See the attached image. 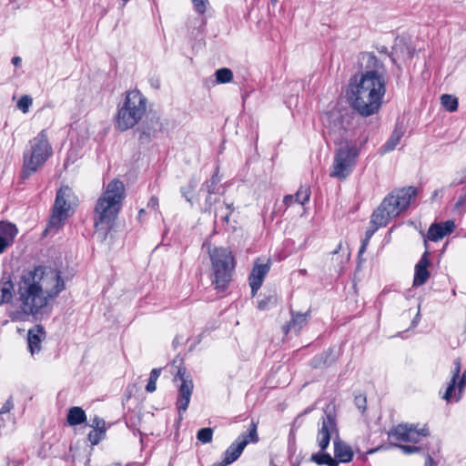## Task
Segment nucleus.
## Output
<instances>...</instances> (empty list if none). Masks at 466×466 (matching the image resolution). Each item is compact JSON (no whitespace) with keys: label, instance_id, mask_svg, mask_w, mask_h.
Here are the masks:
<instances>
[{"label":"nucleus","instance_id":"obj_1","mask_svg":"<svg viewBox=\"0 0 466 466\" xmlns=\"http://www.w3.org/2000/svg\"><path fill=\"white\" fill-rule=\"evenodd\" d=\"M359 72L350 80L348 98L352 108L362 116L376 114L386 93L387 70L381 59L371 52L360 53Z\"/></svg>","mask_w":466,"mask_h":466},{"label":"nucleus","instance_id":"obj_2","mask_svg":"<svg viewBox=\"0 0 466 466\" xmlns=\"http://www.w3.org/2000/svg\"><path fill=\"white\" fill-rule=\"evenodd\" d=\"M322 121L326 139L340 146L335 151L329 176L345 179L351 173L360 155V147L350 141L353 117L348 109L334 107L325 114Z\"/></svg>","mask_w":466,"mask_h":466},{"label":"nucleus","instance_id":"obj_3","mask_svg":"<svg viewBox=\"0 0 466 466\" xmlns=\"http://www.w3.org/2000/svg\"><path fill=\"white\" fill-rule=\"evenodd\" d=\"M45 270L44 267L37 266L23 273L17 289L19 308L10 313L13 321H24L30 316H35L47 305L48 299H55L65 289V282L60 272L51 271V279L55 281V285L45 292L40 284Z\"/></svg>","mask_w":466,"mask_h":466},{"label":"nucleus","instance_id":"obj_4","mask_svg":"<svg viewBox=\"0 0 466 466\" xmlns=\"http://www.w3.org/2000/svg\"><path fill=\"white\" fill-rule=\"evenodd\" d=\"M125 197L124 183L119 179H113L96 200L94 208V227L103 240L113 228Z\"/></svg>","mask_w":466,"mask_h":466},{"label":"nucleus","instance_id":"obj_5","mask_svg":"<svg viewBox=\"0 0 466 466\" xmlns=\"http://www.w3.org/2000/svg\"><path fill=\"white\" fill-rule=\"evenodd\" d=\"M416 195L417 189L414 187L393 190L385 197L380 205L374 210L370 224L387 226L391 218L398 217L410 206Z\"/></svg>","mask_w":466,"mask_h":466},{"label":"nucleus","instance_id":"obj_6","mask_svg":"<svg viewBox=\"0 0 466 466\" xmlns=\"http://www.w3.org/2000/svg\"><path fill=\"white\" fill-rule=\"evenodd\" d=\"M147 99L137 89L126 92L125 100L118 106L115 126L119 131L134 127L147 112Z\"/></svg>","mask_w":466,"mask_h":466},{"label":"nucleus","instance_id":"obj_7","mask_svg":"<svg viewBox=\"0 0 466 466\" xmlns=\"http://www.w3.org/2000/svg\"><path fill=\"white\" fill-rule=\"evenodd\" d=\"M211 261V283L215 289L224 291L232 280L236 267L235 258L228 248L208 246Z\"/></svg>","mask_w":466,"mask_h":466},{"label":"nucleus","instance_id":"obj_8","mask_svg":"<svg viewBox=\"0 0 466 466\" xmlns=\"http://www.w3.org/2000/svg\"><path fill=\"white\" fill-rule=\"evenodd\" d=\"M52 154L47 135L42 130L30 141V151L24 155L23 178L25 179L35 173Z\"/></svg>","mask_w":466,"mask_h":466},{"label":"nucleus","instance_id":"obj_9","mask_svg":"<svg viewBox=\"0 0 466 466\" xmlns=\"http://www.w3.org/2000/svg\"><path fill=\"white\" fill-rule=\"evenodd\" d=\"M72 195V190L68 187H61L57 190L53 207V212L46 231L56 233L64 225L68 217L70 204L67 202Z\"/></svg>","mask_w":466,"mask_h":466},{"label":"nucleus","instance_id":"obj_10","mask_svg":"<svg viewBox=\"0 0 466 466\" xmlns=\"http://www.w3.org/2000/svg\"><path fill=\"white\" fill-rule=\"evenodd\" d=\"M257 428L258 423L252 420L248 433L239 435L225 451L222 461L214 463L212 466H228L236 461L249 442L256 443L258 441Z\"/></svg>","mask_w":466,"mask_h":466},{"label":"nucleus","instance_id":"obj_11","mask_svg":"<svg viewBox=\"0 0 466 466\" xmlns=\"http://www.w3.org/2000/svg\"><path fill=\"white\" fill-rule=\"evenodd\" d=\"M334 438H339V431L333 408L328 405L319 422L316 442L321 451H326L329 445L330 440H334Z\"/></svg>","mask_w":466,"mask_h":466},{"label":"nucleus","instance_id":"obj_12","mask_svg":"<svg viewBox=\"0 0 466 466\" xmlns=\"http://www.w3.org/2000/svg\"><path fill=\"white\" fill-rule=\"evenodd\" d=\"M174 380H179L181 381L177 398V408L179 414V420H182V413L187 410L188 404L190 402V398L194 387L193 381L191 379H189V376L186 375L185 368L178 369Z\"/></svg>","mask_w":466,"mask_h":466},{"label":"nucleus","instance_id":"obj_13","mask_svg":"<svg viewBox=\"0 0 466 466\" xmlns=\"http://www.w3.org/2000/svg\"><path fill=\"white\" fill-rule=\"evenodd\" d=\"M428 434L427 429L418 430L411 424H399L390 431L389 438L397 441L418 443L422 436Z\"/></svg>","mask_w":466,"mask_h":466},{"label":"nucleus","instance_id":"obj_14","mask_svg":"<svg viewBox=\"0 0 466 466\" xmlns=\"http://www.w3.org/2000/svg\"><path fill=\"white\" fill-rule=\"evenodd\" d=\"M162 123L159 117L152 116L147 118L143 125L137 129L139 133L138 140L140 143H148L151 137H155L157 133L162 131Z\"/></svg>","mask_w":466,"mask_h":466},{"label":"nucleus","instance_id":"obj_15","mask_svg":"<svg viewBox=\"0 0 466 466\" xmlns=\"http://www.w3.org/2000/svg\"><path fill=\"white\" fill-rule=\"evenodd\" d=\"M17 234L18 229L15 224L5 221L0 222V255L14 244Z\"/></svg>","mask_w":466,"mask_h":466},{"label":"nucleus","instance_id":"obj_16","mask_svg":"<svg viewBox=\"0 0 466 466\" xmlns=\"http://www.w3.org/2000/svg\"><path fill=\"white\" fill-rule=\"evenodd\" d=\"M269 264L255 263L248 277V282L251 289L252 295L254 296L263 284L264 279L269 271Z\"/></svg>","mask_w":466,"mask_h":466},{"label":"nucleus","instance_id":"obj_17","mask_svg":"<svg viewBox=\"0 0 466 466\" xmlns=\"http://www.w3.org/2000/svg\"><path fill=\"white\" fill-rule=\"evenodd\" d=\"M46 333L44 327L40 324L35 325L27 332L28 350L32 356L41 350V342L46 339Z\"/></svg>","mask_w":466,"mask_h":466},{"label":"nucleus","instance_id":"obj_18","mask_svg":"<svg viewBox=\"0 0 466 466\" xmlns=\"http://www.w3.org/2000/svg\"><path fill=\"white\" fill-rule=\"evenodd\" d=\"M453 220H447L441 223H433L428 229L427 238L431 241H439L455 229Z\"/></svg>","mask_w":466,"mask_h":466},{"label":"nucleus","instance_id":"obj_19","mask_svg":"<svg viewBox=\"0 0 466 466\" xmlns=\"http://www.w3.org/2000/svg\"><path fill=\"white\" fill-rule=\"evenodd\" d=\"M429 252L425 251L418 263L415 265V273L413 279V286L420 287L424 285L430 278L428 267L430 265Z\"/></svg>","mask_w":466,"mask_h":466},{"label":"nucleus","instance_id":"obj_20","mask_svg":"<svg viewBox=\"0 0 466 466\" xmlns=\"http://www.w3.org/2000/svg\"><path fill=\"white\" fill-rule=\"evenodd\" d=\"M309 317V311L305 313H295L294 311H291V319L282 327L283 333L286 335L289 332L298 334L307 324Z\"/></svg>","mask_w":466,"mask_h":466},{"label":"nucleus","instance_id":"obj_21","mask_svg":"<svg viewBox=\"0 0 466 466\" xmlns=\"http://www.w3.org/2000/svg\"><path fill=\"white\" fill-rule=\"evenodd\" d=\"M333 447L334 455L336 457V460L339 461V464L348 463L352 461L354 455L353 451L349 444H347L340 439V437L334 438Z\"/></svg>","mask_w":466,"mask_h":466},{"label":"nucleus","instance_id":"obj_22","mask_svg":"<svg viewBox=\"0 0 466 466\" xmlns=\"http://www.w3.org/2000/svg\"><path fill=\"white\" fill-rule=\"evenodd\" d=\"M14 297V284L10 274L4 273L0 280V306L10 303Z\"/></svg>","mask_w":466,"mask_h":466},{"label":"nucleus","instance_id":"obj_23","mask_svg":"<svg viewBox=\"0 0 466 466\" xmlns=\"http://www.w3.org/2000/svg\"><path fill=\"white\" fill-rule=\"evenodd\" d=\"M310 461L318 465L339 466V461L336 460L335 456L331 457L329 453L320 449L318 452L311 455Z\"/></svg>","mask_w":466,"mask_h":466},{"label":"nucleus","instance_id":"obj_24","mask_svg":"<svg viewBox=\"0 0 466 466\" xmlns=\"http://www.w3.org/2000/svg\"><path fill=\"white\" fill-rule=\"evenodd\" d=\"M404 131L401 127L396 126L394 130L392 131L390 138L387 142L381 147L382 152H390L395 149V147L400 144L401 137H403Z\"/></svg>","mask_w":466,"mask_h":466},{"label":"nucleus","instance_id":"obj_25","mask_svg":"<svg viewBox=\"0 0 466 466\" xmlns=\"http://www.w3.org/2000/svg\"><path fill=\"white\" fill-rule=\"evenodd\" d=\"M86 420V415L85 410L80 407H72L69 409L67 413V422L71 426H76Z\"/></svg>","mask_w":466,"mask_h":466},{"label":"nucleus","instance_id":"obj_26","mask_svg":"<svg viewBox=\"0 0 466 466\" xmlns=\"http://www.w3.org/2000/svg\"><path fill=\"white\" fill-rule=\"evenodd\" d=\"M233 211L234 207L232 203H223L222 206L218 207L215 210V223L219 219L222 223L228 224Z\"/></svg>","mask_w":466,"mask_h":466},{"label":"nucleus","instance_id":"obj_27","mask_svg":"<svg viewBox=\"0 0 466 466\" xmlns=\"http://www.w3.org/2000/svg\"><path fill=\"white\" fill-rule=\"evenodd\" d=\"M220 177H218V171H216L210 179L206 181L202 186V188H206L208 195L218 194L220 189Z\"/></svg>","mask_w":466,"mask_h":466},{"label":"nucleus","instance_id":"obj_28","mask_svg":"<svg viewBox=\"0 0 466 466\" xmlns=\"http://www.w3.org/2000/svg\"><path fill=\"white\" fill-rule=\"evenodd\" d=\"M332 353V350H329L323 352L321 355L315 356L311 360V365L314 368H320L322 366H329L334 362L333 358H329Z\"/></svg>","mask_w":466,"mask_h":466},{"label":"nucleus","instance_id":"obj_29","mask_svg":"<svg viewBox=\"0 0 466 466\" xmlns=\"http://www.w3.org/2000/svg\"><path fill=\"white\" fill-rule=\"evenodd\" d=\"M441 105L449 111L455 112L458 109V99L452 95L443 94L441 96Z\"/></svg>","mask_w":466,"mask_h":466},{"label":"nucleus","instance_id":"obj_30","mask_svg":"<svg viewBox=\"0 0 466 466\" xmlns=\"http://www.w3.org/2000/svg\"><path fill=\"white\" fill-rule=\"evenodd\" d=\"M216 80L218 84L229 83L233 79V73L229 68H219L215 73Z\"/></svg>","mask_w":466,"mask_h":466},{"label":"nucleus","instance_id":"obj_31","mask_svg":"<svg viewBox=\"0 0 466 466\" xmlns=\"http://www.w3.org/2000/svg\"><path fill=\"white\" fill-rule=\"evenodd\" d=\"M295 197V202L305 205L307 202H309L310 198V189L307 186H300L296 194Z\"/></svg>","mask_w":466,"mask_h":466},{"label":"nucleus","instance_id":"obj_32","mask_svg":"<svg viewBox=\"0 0 466 466\" xmlns=\"http://www.w3.org/2000/svg\"><path fill=\"white\" fill-rule=\"evenodd\" d=\"M198 180L196 179L195 177H191L187 185L180 188V192L187 201L191 202V195L198 187Z\"/></svg>","mask_w":466,"mask_h":466},{"label":"nucleus","instance_id":"obj_33","mask_svg":"<svg viewBox=\"0 0 466 466\" xmlns=\"http://www.w3.org/2000/svg\"><path fill=\"white\" fill-rule=\"evenodd\" d=\"M161 373V369H153L150 372L149 379L147 384L146 386V390L147 392H154L157 389L156 383Z\"/></svg>","mask_w":466,"mask_h":466},{"label":"nucleus","instance_id":"obj_34","mask_svg":"<svg viewBox=\"0 0 466 466\" xmlns=\"http://www.w3.org/2000/svg\"><path fill=\"white\" fill-rule=\"evenodd\" d=\"M197 439L203 444L210 443L213 439V430L211 428H201L197 432Z\"/></svg>","mask_w":466,"mask_h":466},{"label":"nucleus","instance_id":"obj_35","mask_svg":"<svg viewBox=\"0 0 466 466\" xmlns=\"http://www.w3.org/2000/svg\"><path fill=\"white\" fill-rule=\"evenodd\" d=\"M106 436V431L104 430H92L88 435L87 439L90 441L91 445L98 444Z\"/></svg>","mask_w":466,"mask_h":466},{"label":"nucleus","instance_id":"obj_36","mask_svg":"<svg viewBox=\"0 0 466 466\" xmlns=\"http://www.w3.org/2000/svg\"><path fill=\"white\" fill-rule=\"evenodd\" d=\"M33 100L29 96H23L17 102V107L23 112L27 113L30 106L32 105Z\"/></svg>","mask_w":466,"mask_h":466},{"label":"nucleus","instance_id":"obj_37","mask_svg":"<svg viewBox=\"0 0 466 466\" xmlns=\"http://www.w3.org/2000/svg\"><path fill=\"white\" fill-rule=\"evenodd\" d=\"M89 426L93 428V430H104L106 431V421L104 419L94 416L93 419L90 420Z\"/></svg>","mask_w":466,"mask_h":466},{"label":"nucleus","instance_id":"obj_38","mask_svg":"<svg viewBox=\"0 0 466 466\" xmlns=\"http://www.w3.org/2000/svg\"><path fill=\"white\" fill-rule=\"evenodd\" d=\"M466 386V370L462 373V376L458 384V393L454 395V401H459L461 399L462 391L464 387Z\"/></svg>","mask_w":466,"mask_h":466},{"label":"nucleus","instance_id":"obj_39","mask_svg":"<svg viewBox=\"0 0 466 466\" xmlns=\"http://www.w3.org/2000/svg\"><path fill=\"white\" fill-rule=\"evenodd\" d=\"M14 408V401H13V397L10 396L6 401L4 403V405L2 406V408L0 409V419L1 420H4V415L5 414H7L11 411V410H13Z\"/></svg>","mask_w":466,"mask_h":466},{"label":"nucleus","instance_id":"obj_40","mask_svg":"<svg viewBox=\"0 0 466 466\" xmlns=\"http://www.w3.org/2000/svg\"><path fill=\"white\" fill-rule=\"evenodd\" d=\"M192 3L196 12L199 15H203L207 10L208 0H192Z\"/></svg>","mask_w":466,"mask_h":466},{"label":"nucleus","instance_id":"obj_41","mask_svg":"<svg viewBox=\"0 0 466 466\" xmlns=\"http://www.w3.org/2000/svg\"><path fill=\"white\" fill-rule=\"evenodd\" d=\"M456 384L457 380L451 379L442 397L447 402H450L451 400L452 392L455 390Z\"/></svg>","mask_w":466,"mask_h":466},{"label":"nucleus","instance_id":"obj_42","mask_svg":"<svg viewBox=\"0 0 466 466\" xmlns=\"http://www.w3.org/2000/svg\"><path fill=\"white\" fill-rule=\"evenodd\" d=\"M397 447H399L405 454H411L420 451V448L414 445H398Z\"/></svg>","mask_w":466,"mask_h":466},{"label":"nucleus","instance_id":"obj_43","mask_svg":"<svg viewBox=\"0 0 466 466\" xmlns=\"http://www.w3.org/2000/svg\"><path fill=\"white\" fill-rule=\"evenodd\" d=\"M372 226L370 228H369L365 233V238L363 241H366V244H368L370 238L373 236V234L378 230V228H381L382 226H380L378 224H371Z\"/></svg>","mask_w":466,"mask_h":466},{"label":"nucleus","instance_id":"obj_44","mask_svg":"<svg viewBox=\"0 0 466 466\" xmlns=\"http://www.w3.org/2000/svg\"><path fill=\"white\" fill-rule=\"evenodd\" d=\"M355 404L361 411L366 410V397L360 395L355 397Z\"/></svg>","mask_w":466,"mask_h":466},{"label":"nucleus","instance_id":"obj_45","mask_svg":"<svg viewBox=\"0 0 466 466\" xmlns=\"http://www.w3.org/2000/svg\"><path fill=\"white\" fill-rule=\"evenodd\" d=\"M454 365H455V368H454V372H453V376L451 379L457 380L459 379L460 372H461V360L456 359L454 361Z\"/></svg>","mask_w":466,"mask_h":466},{"label":"nucleus","instance_id":"obj_46","mask_svg":"<svg viewBox=\"0 0 466 466\" xmlns=\"http://www.w3.org/2000/svg\"><path fill=\"white\" fill-rule=\"evenodd\" d=\"M147 207L153 209H157L158 208V198L155 196L151 197L147 203Z\"/></svg>","mask_w":466,"mask_h":466},{"label":"nucleus","instance_id":"obj_47","mask_svg":"<svg viewBox=\"0 0 466 466\" xmlns=\"http://www.w3.org/2000/svg\"><path fill=\"white\" fill-rule=\"evenodd\" d=\"M270 300H271V298H268L266 299H262V300L258 301V309H260V310L267 309H268V305L270 302Z\"/></svg>","mask_w":466,"mask_h":466},{"label":"nucleus","instance_id":"obj_48","mask_svg":"<svg viewBox=\"0 0 466 466\" xmlns=\"http://www.w3.org/2000/svg\"><path fill=\"white\" fill-rule=\"evenodd\" d=\"M295 202V197L294 195H286L283 198V203L286 206H290Z\"/></svg>","mask_w":466,"mask_h":466},{"label":"nucleus","instance_id":"obj_49","mask_svg":"<svg viewBox=\"0 0 466 466\" xmlns=\"http://www.w3.org/2000/svg\"><path fill=\"white\" fill-rule=\"evenodd\" d=\"M378 51L380 54H383L385 56H389L393 63H396L395 59L389 54L388 48L384 46L378 47Z\"/></svg>","mask_w":466,"mask_h":466},{"label":"nucleus","instance_id":"obj_50","mask_svg":"<svg viewBox=\"0 0 466 466\" xmlns=\"http://www.w3.org/2000/svg\"><path fill=\"white\" fill-rule=\"evenodd\" d=\"M425 466H437V462L434 461V459L431 456H428L426 458Z\"/></svg>","mask_w":466,"mask_h":466},{"label":"nucleus","instance_id":"obj_51","mask_svg":"<svg viewBox=\"0 0 466 466\" xmlns=\"http://www.w3.org/2000/svg\"><path fill=\"white\" fill-rule=\"evenodd\" d=\"M212 198H211V195H208L206 198V201H205V204H206V209L207 210H209L211 208V206H212Z\"/></svg>","mask_w":466,"mask_h":466},{"label":"nucleus","instance_id":"obj_52","mask_svg":"<svg viewBox=\"0 0 466 466\" xmlns=\"http://www.w3.org/2000/svg\"><path fill=\"white\" fill-rule=\"evenodd\" d=\"M21 62H22V59L21 57L19 56H14L12 58V64L15 66H19L21 65Z\"/></svg>","mask_w":466,"mask_h":466},{"label":"nucleus","instance_id":"obj_53","mask_svg":"<svg viewBox=\"0 0 466 466\" xmlns=\"http://www.w3.org/2000/svg\"><path fill=\"white\" fill-rule=\"evenodd\" d=\"M366 246H367L366 241H362L361 247L359 250V256H360L364 252Z\"/></svg>","mask_w":466,"mask_h":466},{"label":"nucleus","instance_id":"obj_54","mask_svg":"<svg viewBox=\"0 0 466 466\" xmlns=\"http://www.w3.org/2000/svg\"><path fill=\"white\" fill-rule=\"evenodd\" d=\"M340 248H341V243H339V244L338 245L337 248H336V249H334V250L332 251V254H337V253H339V249H340Z\"/></svg>","mask_w":466,"mask_h":466},{"label":"nucleus","instance_id":"obj_55","mask_svg":"<svg viewBox=\"0 0 466 466\" xmlns=\"http://www.w3.org/2000/svg\"><path fill=\"white\" fill-rule=\"evenodd\" d=\"M145 213V210L144 209H140L139 210V216L143 215Z\"/></svg>","mask_w":466,"mask_h":466},{"label":"nucleus","instance_id":"obj_56","mask_svg":"<svg viewBox=\"0 0 466 466\" xmlns=\"http://www.w3.org/2000/svg\"><path fill=\"white\" fill-rule=\"evenodd\" d=\"M269 466H277V465H276V464L273 462V461L271 460V461H270V463H269Z\"/></svg>","mask_w":466,"mask_h":466},{"label":"nucleus","instance_id":"obj_57","mask_svg":"<svg viewBox=\"0 0 466 466\" xmlns=\"http://www.w3.org/2000/svg\"><path fill=\"white\" fill-rule=\"evenodd\" d=\"M109 466H121V464L120 463H113V464H111Z\"/></svg>","mask_w":466,"mask_h":466},{"label":"nucleus","instance_id":"obj_58","mask_svg":"<svg viewBox=\"0 0 466 466\" xmlns=\"http://www.w3.org/2000/svg\"><path fill=\"white\" fill-rule=\"evenodd\" d=\"M306 272H307L306 269H300L301 274H306Z\"/></svg>","mask_w":466,"mask_h":466},{"label":"nucleus","instance_id":"obj_59","mask_svg":"<svg viewBox=\"0 0 466 466\" xmlns=\"http://www.w3.org/2000/svg\"><path fill=\"white\" fill-rule=\"evenodd\" d=\"M416 321H418V319H414L412 320V324H413V325H415V324H416Z\"/></svg>","mask_w":466,"mask_h":466},{"label":"nucleus","instance_id":"obj_60","mask_svg":"<svg viewBox=\"0 0 466 466\" xmlns=\"http://www.w3.org/2000/svg\"><path fill=\"white\" fill-rule=\"evenodd\" d=\"M416 321H418V319H414L412 320V324H413V325H415V324H416Z\"/></svg>","mask_w":466,"mask_h":466},{"label":"nucleus","instance_id":"obj_61","mask_svg":"<svg viewBox=\"0 0 466 466\" xmlns=\"http://www.w3.org/2000/svg\"><path fill=\"white\" fill-rule=\"evenodd\" d=\"M124 2H127L128 0H123Z\"/></svg>","mask_w":466,"mask_h":466},{"label":"nucleus","instance_id":"obj_62","mask_svg":"<svg viewBox=\"0 0 466 466\" xmlns=\"http://www.w3.org/2000/svg\"><path fill=\"white\" fill-rule=\"evenodd\" d=\"M273 2H277V0H272Z\"/></svg>","mask_w":466,"mask_h":466}]
</instances>
